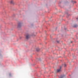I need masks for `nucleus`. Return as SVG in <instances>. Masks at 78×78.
I'll list each match as a JSON object with an SVG mask.
<instances>
[{"mask_svg":"<svg viewBox=\"0 0 78 78\" xmlns=\"http://www.w3.org/2000/svg\"><path fill=\"white\" fill-rule=\"evenodd\" d=\"M21 26H22V24H21V23H18V28H20V27H21Z\"/></svg>","mask_w":78,"mask_h":78,"instance_id":"nucleus-2","label":"nucleus"},{"mask_svg":"<svg viewBox=\"0 0 78 78\" xmlns=\"http://www.w3.org/2000/svg\"><path fill=\"white\" fill-rule=\"evenodd\" d=\"M66 65L65 64V66L66 67Z\"/></svg>","mask_w":78,"mask_h":78,"instance_id":"nucleus-7","label":"nucleus"},{"mask_svg":"<svg viewBox=\"0 0 78 78\" xmlns=\"http://www.w3.org/2000/svg\"><path fill=\"white\" fill-rule=\"evenodd\" d=\"M64 76H63L61 77V78H63V77H64Z\"/></svg>","mask_w":78,"mask_h":78,"instance_id":"nucleus-5","label":"nucleus"},{"mask_svg":"<svg viewBox=\"0 0 78 78\" xmlns=\"http://www.w3.org/2000/svg\"><path fill=\"white\" fill-rule=\"evenodd\" d=\"M76 19H78V18H76Z\"/></svg>","mask_w":78,"mask_h":78,"instance_id":"nucleus-8","label":"nucleus"},{"mask_svg":"<svg viewBox=\"0 0 78 78\" xmlns=\"http://www.w3.org/2000/svg\"><path fill=\"white\" fill-rule=\"evenodd\" d=\"M61 68L57 70V72H61Z\"/></svg>","mask_w":78,"mask_h":78,"instance_id":"nucleus-3","label":"nucleus"},{"mask_svg":"<svg viewBox=\"0 0 78 78\" xmlns=\"http://www.w3.org/2000/svg\"><path fill=\"white\" fill-rule=\"evenodd\" d=\"M13 0H12L10 1V3L12 4L13 3Z\"/></svg>","mask_w":78,"mask_h":78,"instance_id":"nucleus-4","label":"nucleus"},{"mask_svg":"<svg viewBox=\"0 0 78 78\" xmlns=\"http://www.w3.org/2000/svg\"><path fill=\"white\" fill-rule=\"evenodd\" d=\"M74 27H76V26H74Z\"/></svg>","mask_w":78,"mask_h":78,"instance_id":"nucleus-6","label":"nucleus"},{"mask_svg":"<svg viewBox=\"0 0 78 78\" xmlns=\"http://www.w3.org/2000/svg\"><path fill=\"white\" fill-rule=\"evenodd\" d=\"M30 37V35L28 34H26V38L27 39H28Z\"/></svg>","mask_w":78,"mask_h":78,"instance_id":"nucleus-1","label":"nucleus"}]
</instances>
